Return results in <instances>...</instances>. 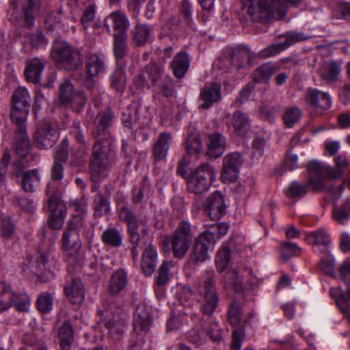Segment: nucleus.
I'll return each mask as SVG.
<instances>
[{
    "label": "nucleus",
    "mask_w": 350,
    "mask_h": 350,
    "mask_svg": "<svg viewBox=\"0 0 350 350\" xmlns=\"http://www.w3.org/2000/svg\"><path fill=\"white\" fill-rule=\"evenodd\" d=\"M83 224L80 221H77V224H75V221H70L62 235V247L70 274L75 269H79L85 260L79 234Z\"/></svg>",
    "instance_id": "obj_1"
},
{
    "label": "nucleus",
    "mask_w": 350,
    "mask_h": 350,
    "mask_svg": "<svg viewBox=\"0 0 350 350\" xmlns=\"http://www.w3.org/2000/svg\"><path fill=\"white\" fill-rule=\"evenodd\" d=\"M114 159L111 142L105 137L94 145L90 165V176L94 182L105 178L109 172Z\"/></svg>",
    "instance_id": "obj_2"
},
{
    "label": "nucleus",
    "mask_w": 350,
    "mask_h": 350,
    "mask_svg": "<svg viewBox=\"0 0 350 350\" xmlns=\"http://www.w3.org/2000/svg\"><path fill=\"white\" fill-rule=\"evenodd\" d=\"M241 2L253 21L267 23L272 18L280 20L286 13V5L280 0H241Z\"/></svg>",
    "instance_id": "obj_3"
},
{
    "label": "nucleus",
    "mask_w": 350,
    "mask_h": 350,
    "mask_svg": "<svg viewBox=\"0 0 350 350\" xmlns=\"http://www.w3.org/2000/svg\"><path fill=\"white\" fill-rule=\"evenodd\" d=\"M151 323L149 308L145 305L138 306L134 314L135 335L132 337L130 350H149V347L145 344L142 335L149 330Z\"/></svg>",
    "instance_id": "obj_4"
},
{
    "label": "nucleus",
    "mask_w": 350,
    "mask_h": 350,
    "mask_svg": "<svg viewBox=\"0 0 350 350\" xmlns=\"http://www.w3.org/2000/svg\"><path fill=\"white\" fill-rule=\"evenodd\" d=\"M199 293L201 296L200 311L204 315L211 316L219 303L213 271H207L203 277L199 285Z\"/></svg>",
    "instance_id": "obj_5"
},
{
    "label": "nucleus",
    "mask_w": 350,
    "mask_h": 350,
    "mask_svg": "<svg viewBox=\"0 0 350 350\" xmlns=\"http://www.w3.org/2000/svg\"><path fill=\"white\" fill-rule=\"evenodd\" d=\"M51 57L54 61L60 63L66 70H75L82 64L80 51L62 40L54 42Z\"/></svg>",
    "instance_id": "obj_6"
},
{
    "label": "nucleus",
    "mask_w": 350,
    "mask_h": 350,
    "mask_svg": "<svg viewBox=\"0 0 350 350\" xmlns=\"http://www.w3.org/2000/svg\"><path fill=\"white\" fill-rule=\"evenodd\" d=\"M215 179V172L212 166L208 163H202L195 169L188 180V190L196 194H202L208 190Z\"/></svg>",
    "instance_id": "obj_7"
},
{
    "label": "nucleus",
    "mask_w": 350,
    "mask_h": 350,
    "mask_svg": "<svg viewBox=\"0 0 350 350\" xmlns=\"http://www.w3.org/2000/svg\"><path fill=\"white\" fill-rule=\"evenodd\" d=\"M192 239L191 224L188 221H182L170 239L173 256L176 258H183L187 253Z\"/></svg>",
    "instance_id": "obj_8"
},
{
    "label": "nucleus",
    "mask_w": 350,
    "mask_h": 350,
    "mask_svg": "<svg viewBox=\"0 0 350 350\" xmlns=\"http://www.w3.org/2000/svg\"><path fill=\"white\" fill-rule=\"evenodd\" d=\"M59 99L62 104L79 112L86 103V97L80 90H75L69 81H65L59 87Z\"/></svg>",
    "instance_id": "obj_9"
},
{
    "label": "nucleus",
    "mask_w": 350,
    "mask_h": 350,
    "mask_svg": "<svg viewBox=\"0 0 350 350\" xmlns=\"http://www.w3.org/2000/svg\"><path fill=\"white\" fill-rule=\"evenodd\" d=\"M195 206L198 209H204L213 220L220 219L226 211L223 196L218 191L212 193L204 203H200L196 200Z\"/></svg>",
    "instance_id": "obj_10"
},
{
    "label": "nucleus",
    "mask_w": 350,
    "mask_h": 350,
    "mask_svg": "<svg viewBox=\"0 0 350 350\" xmlns=\"http://www.w3.org/2000/svg\"><path fill=\"white\" fill-rule=\"evenodd\" d=\"M215 239L209 231L202 232L196 240L191 259L196 262H204L208 258V252L213 250Z\"/></svg>",
    "instance_id": "obj_11"
},
{
    "label": "nucleus",
    "mask_w": 350,
    "mask_h": 350,
    "mask_svg": "<svg viewBox=\"0 0 350 350\" xmlns=\"http://www.w3.org/2000/svg\"><path fill=\"white\" fill-rule=\"evenodd\" d=\"M86 77L84 85L92 88L94 85L93 78L103 73L106 70V64L104 56L96 53H90L87 55L85 64Z\"/></svg>",
    "instance_id": "obj_12"
},
{
    "label": "nucleus",
    "mask_w": 350,
    "mask_h": 350,
    "mask_svg": "<svg viewBox=\"0 0 350 350\" xmlns=\"http://www.w3.org/2000/svg\"><path fill=\"white\" fill-rule=\"evenodd\" d=\"M307 171L319 176H323L325 179L337 180L341 178L344 172L336 167L326 164L318 160L309 161L306 166Z\"/></svg>",
    "instance_id": "obj_13"
},
{
    "label": "nucleus",
    "mask_w": 350,
    "mask_h": 350,
    "mask_svg": "<svg viewBox=\"0 0 350 350\" xmlns=\"http://www.w3.org/2000/svg\"><path fill=\"white\" fill-rule=\"evenodd\" d=\"M304 100L314 109H322L326 110L332 106V99L329 94L317 89H307Z\"/></svg>",
    "instance_id": "obj_14"
},
{
    "label": "nucleus",
    "mask_w": 350,
    "mask_h": 350,
    "mask_svg": "<svg viewBox=\"0 0 350 350\" xmlns=\"http://www.w3.org/2000/svg\"><path fill=\"white\" fill-rule=\"evenodd\" d=\"M58 138L57 131L49 122L43 123L35 133V140L40 148L47 149L52 147Z\"/></svg>",
    "instance_id": "obj_15"
},
{
    "label": "nucleus",
    "mask_w": 350,
    "mask_h": 350,
    "mask_svg": "<svg viewBox=\"0 0 350 350\" xmlns=\"http://www.w3.org/2000/svg\"><path fill=\"white\" fill-rule=\"evenodd\" d=\"M306 38V36L302 33H288L284 42L273 44L267 48H265L260 52V55L263 57L275 56L285 50L292 44L296 42L305 40Z\"/></svg>",
    "instance_id": "obj_16"
},
{
    "label": "nucleus",
    "mask_w": 350,
    "mask_h": 350,
    "mask_svg": "<svg viewBox=\"0 0 350 350\" xmlns=\"http://www.w3.org/2000/svg\"><path fill=\"white\" fill-rule=\"evenodd\" d=\"M120 217L127 224L128 230L130 235V241L134 245L132 254L135 258L138 254L135 249V245L139 241L137 221L133 213L126 206H122L120 208Z\"/></svg>",
    "instance_id": "obj_17"
},
{
    "label": "nucleus",
    "mask_w": 350,
    "mask_h": 350,
    "mask_svg": "<svg viewBox=\"0 0 350 350\" xmlns=\"http://www.w3.org/2000/svg\"><path fill=\"white\" fill-rule=\"evenodd\" d=\"M221 98V86L212 83L202 88L199 97V108L207 109Z\"/></svg>",
    "instance_id": "obj_18"
},
{
    "label": "nucleus",
    "mask_w": 350,
    "mask_h": 350,
    "mask_svg": "<svg viewBox=\"0 0 350 350\" xmlns=\"http://www.w3.org/2000/svg\"><path fill=\"white\" fill-rule=\"evenodd\" d=\"M48 208L51 212L49 219V226L54 230L60 229L66 216V206L63 202H55L53 198L47 202Z\"/></svg>",
    "instance_id": "obj_19"
},
{
    "label": "nucleus",
    "mask_w": 350,
    "mask_h": 350,
    "mask_svg": "<svg viewBox=\"0 0 350 350\" xmlns=\"http://www.w3.org/2000/svg\"><path fill=\"white\" fill-rule=\"evenodd\" d=\"M249 274L247 270L239 272L235 268L229 269L224 276V286L225 288H232L236 292L243 289L245 283V276Z\"/></svg>",
    "instance_id": "obj_20"
},
{
    "label": "nucleus",
    "mask_w": 350,
    "mask_h": 350,
    "mask_svg": "<svg viewBox=\"0 0 350 350\" xmlns=\"http://www.w3.org/2000/svg\"><path fill=\"white\" fill-rule=\"evenodd\" d=\"M109 22L113 23V27L118 33V35H125L130 24L126 14L122 11H116L111 12L105 21V26L110 31Z\"/></svg>",
    "instance_id": "obj_21"
},
{
    "label": "nucleus",
    "mask_w": 350,
    "mask_h": 350,
    "mask_svg": "<svg viewBox=\"0 0 350 350\" xmlns=\"http://www.w3.org/2000/svg\"><path fill=\"white\" fill-rule=\"evenodd\" d=\"M226 146V138L219 133L211 134L207 142V154L212 158L216 159L221 157Z\"/></svg>",
    "instance_id": "obj_22"
},
{
    "label": "nucleus",
    "mask_w": 350,
    "mask_h": 350,
    "mask_svg": "<svg viewBox=\"0 0 350 350\" xmlns=\"http://www.w3.org/2000/svg\"><path fill=\"white\" fill-rule=\"evenodd\" d=\"M71 283L65 286L66 297L73 304H78L85 298L83 285L80 279L70 276Z\"/></svg>",
    "instance_id": "obj_23"
},
{
    "label": "nucleus",
    "mask_w": 350,
    "mask_h": 350,
    "mask_svg": "<svg viewBox=\"0 0 350 350\" xmlns=\"http://www.w3.org/2000/svg\"><path fill=\"white\" fill-rule=\"evenodd\" d=\"M88 117L92 120V132L98 135L104 133L106 135L105 130L109 126L112 119V113L110 110H106L97 114L94 118V114L91 111L88 113Z\"/></svg>",
    "instance_id": "obj_24"
},
{
    "label": "nucleus",
    "mask_w": 350,
    "mask_h": 350,
    "mask_svg": "<svg viewBox=\"0 0 350 350\" xmlns=\"http://www.w3.org/2000/svg\"><path fill=\"white\" fill-rule=\"evenodd\" d=\"M157 253L152 245H149L144 251L141 260V268L144 274L151 275L157 267Z\"/></svg>",
    "instance_id": "obj_25"
},
{
    "label": "nucleus",
    "mask_w": 350,
    "mask_h": 350,
    "mask_svg": "<svg viewBox=\"0 0 350 350\" xmlns=\"http://www.w3.org/2000/svg\"><path fill=\"white\" fill-rule=\"evenodd\" d=\"M255 57V54L249 48L243 46L234 51L232 62L238 69L247 68L253 64Z\"/></svg>",
    "instance_id": "obj_26"
},
{
    "label": "nucleus",
    "mask_w": 350,
    "mask_h": 350,
    "mask_svg": "<svg viewBox=\"0 0 350 350\" xmlns=\"http://www.w3.org/2000/svg\"><path fill=\"white\" fill-rule=\"evenodd\" d=\"M306 241L314 246V252H317L318 246L324 247V252L328 253V247L331 243L330 236L323 228L310 232L306 234Z\"/></svg>",
    "instance_id": "obj_27"
},
{
    "label": "nucleus",
    "mask_w": 350,
    "mask_h": 350,
    "mask_svg": "<svg viewBox=\"0 0 350 350\" xmlns=\"http://www.w3.org/2000/svg\"><path fill=\"white\" fill-rule=\"evenodd\" d=\"M231 126L236 135L243 137L250 129V120L247 114L239 111L232 114Z\"/></svg>",
    "instance_id": "obj_28"
},
{
    "label": "nucleus",
    "mask_w": 350,
    "mask_h": 350,
    "mask_svg": "<svg viewBox=\"0 0 350 350\" xmlns=\"http://www.w3.org/2000/svg\"><path fill=\"white\" fill-rule=\"evenodd\" d=\"M171 142L172 136L170 133H162L159 135L153 148V153L156 161H162L166 158Z\"/></svg>",
    "instance_id": "obj_29"
},
{
    "label": "nucleus",
    "mask_w": 350,
    "mask_h": 350,
    "mask_svg": "<svg viewBox=\"0 0 350 350\" xmlns=\"http://www.w3.org/2000/svg\"><path fill=\"white\" fill-rule=\"evenodd\" d=\"M171 67L176 77L178 79L183 77L189 67L187 54L185 52L178 53L172 61Z\"/></svg>",
    "instance_id": "obj_30"
},
{
    "label": "nucleus",
    "mask_w": 350,
    "mask_h": 350,
    "mask_svg": "<svg viewBox=\"0 0 350 350\" xmlns=\"http://www.w3.org/2000/svg\"><path fill=\"white\" fill-rule=\"evenodd\" d=\"M242 308L241 304L237 301H233L230 304L228 310V317L230 323L234 327H241L245 323L247 322L243 317Z\"/></svg>",
    "instance_id": "obj_31"
},
{
    "label": "nucleus",
    "mask_w": 350,
    "mask_h": 350,
    "mask_svg": "<svg viewBox=\"0 0 350 350\" xmlns=\"http://www.w3.org/2000/svg\"><path fill=\"white\" fill-rule=\"evenodd\" d=\"M43 63L38 58H33L27 63L25 70V77L27 81L36 83L40 80L43 70Z\"/></svg>",
    "instance_id": "obj_32"
},
{
    "label": "nucleus",
    "mask_w": 350,
    "mask_h": 350,
    "mask_svg": "<svg viewBox=\"0 0 350 350\" xmlns=\"http://www.w3.org/2000/svg\"><path fill=\"white\" fill-rule=\"evenodd\" d=\"M278 70V67L275 64L265 63L254 70L252 75L253 79L257 82L268 81Z\"/></svg>",
    "instance_id": "obj_33"
},
{
    "label": "nucleus",
    "mask_w": 350,
    "mask_h": 350,
    "mask_svg": "<svg viewBox=\"0 0 350 350\" xmlns=\"http://www.w3.org/2000/svg\"><path fill=\"white\" fill-rule=\"evenodd\" d=\"M126 282V274L124 271L118 270L111 277L109 286V292L112 294H118L125 287Z\"/></svg>",
    "instance_id": "obj_34"
},
{
    "label": "nucleus",
    "mask_w": 350,
    "mask_h": 350,
    "mask_svg": "<svg viewBox=\"0 0 350 350\" xmlns=\"http://www.w3.org/2000/svg\"><path fill=\"white\" fill-rule=\"evenodd\" d=\"M334 220L341 225L346 224L350 219V198L345 200L340 206H335L333 210Z\"/></svg>",
    "instance_id": "obj_35"
},
{
    "label": "nucleus",
    "mask_w": 350,
    "mask_h": 350,
    "mask_svg": "<svg viewBox=\"0 0 350 350\" xmlns=\"http://www.w3.org/2000/svg\"><path fill=\"white\" fill-rule=\"evenodd\" d=\"M58 337L62 348L64 350H68L73 341V330L68 322L63 323L59 329Z\"/></svg>",
    "instance_id": "obj_36"
},
{
    "label": "nucleus",
    "mask_w": 350,
    "mask_h": 350,
    "mask_svg": "<svg viewBox=\"0 0 350 350\" xmlns=\"http://www.w3.org/2000/svg\"><path fill=\"white\" fill-rule=\"evenodd\" d=\"M40 176L37 170L26 171L23 174L22 185L24 190L31 192L35 190L40 184Z\"/></svg>",
    "instance_id": "obj_37"
},
{
    "label": "nucleus",
    "mask_w": 350,
    "mask_h": 350,
    "mask_svg": "<svg viewBox=\"0 0 350 350\" xmlns=\"http://www.w3.org/2000/svg\"><path fill=\"white\" fill-rule=\"evenodd\" d=\"M152 28L144 24L137 25L133 31L134 41L138 46H142L148 42L151 37Z\"/></svg>",
    "instance_id": "obj_38"
},
{
    "label": "nucleus",
    "mask_w": 350,
    "mask_h": 350,
    "mask_svg": "<svg viewBox=\"0 0 350 350\" xmlns=\"http://www.w3.org/2000/svg\"><path fill=\"white\" fill-rule=\"evenodd\" d=\"M17 138L16 142V152L21 157H25L30 149V141L26 135V129L20 128L17 131Z\"/></svg>",
    "instance_id": "obj_39"
},
{
    "label": "nucleus",
    "mask_w": 350,
    "mask_h": 350,
    "mask_svg": "<svg viewBox=\"0 0 350 350\" xmlns=\"http://www.w3.org/2000/svg\"><path fill=\"white\" fill-rule=\"evenodd\" d=\"M29 108L13 104L10 117L12 122L18 126V130L20 128L25 129V123L28 116Z\"/></svg>",
    "instance_id": "obj_40"
},
{
    "label": "nucleus",
    "mask_w": 350,
    "mask_h": 350,
    "mask_svg": "<svg viewBox=\"0 0 350 350\" xmlns=\"http://www.w3.org/2000/svg\"><path fill=\"white\" fill-rule=\"evenodd\" d=\"M340 69L338 65L334 62H325L320 70L321 78L328 82H332L337 79Z\"/></svg>",
    "instance_id": "obj_41"
},
{
    "label": "nucleus",
    "mask_w": 350,
    "mask_h": 350,
    "mask_svg": "<svg viewBox=\"0 0 350 350\" xmlns=\"http://www.w3.org/2000/svg\"><path fill=\"white\" fill-rule=\"evenodd\" d=\"M204 334L207 335L209 338L214 342L219 343L223 341L224 333L219 325L213 322L207 327H203L200 338H202Z\"/></svg>",
    "instance_id": "obj_42"
},
{
    "label": "nucleus",
    "mask_w": 350,
    "mask_h": 350,
    "mask_svg": "<svg viewBox=\"0 0 350 350\" xmlns=\"http://www.w3.org/2000/svg\"><path fill=\"white\" fill-rule=\"evenodd\" d=\"M185 148L187 153L191 155H196L200 152L202 144L198 132H193L189 135L185 141Z\"/></svg>",
    "instance_id": "obj_43"
},
{
    "label": "nucleus",
    "mask_w": 350,
    "mask_h": 350,
    "mask_svg": "<svg viewBox=\"0 0 350 350\" xmlns=\"http://www.w3.org/2000/svg\"><path fill=\"white\" fill-rule=\"evenodd\" d=\"M302 116L301 110L296 106L289 107L286 108L285 112L283 115V120L284 124L288 127L292 128Z\"/></svg>",
    "instance_id": "obj_44"
},
{
    "label": "nucleus",
    "mask_w": 350,
    "mask_h": 350,
    "mask_svg": "<svg viewBox=\"0 0 350 350\" xmlns=\"http://www.w3.org/2000/svg\"><path fill=\"white\" fill-rule=\"evenodd\" d=\"M308 193L306 184L302 185L297 181L292 182L287 187L286 195L288 198H301Z\"/></svg>",
    "instance_id": "obj_45"
},
{
    "label": "nucleus",
    "mask_w": 350,
    "mask_h": 350,
    "mask_svg": "<svg viewBox=\"0 0 350 350\" xmlns=\"http://www.w3.org/2000/svg\"><path fill=\"white\" fill-rule=\"evenodd\" d=\"M102 241L105 244L118 247L122 242V237L116 229H107L103 232Z\"/></svg>",
    "instance_id": "obj_46"
},
{
    "label": "nucleus",
    "mask_w": 350,
    "mask_h": 350,
    "mask_svg": "<svg viewBox=\"0 0 350 350\" xmlns=\"http://www.w3.org/2000/svg\"><path fill=\"white\" fill-rule=\"evenodd\" d=\"M96 12V6L94 3H91L85 8L81 23L85 31L88 27L94 26Z\"/></svg>",
    "instance_id": "obj_47"
},
{
    "label": "nucleus",
    "mask_w": 350,
    "mask_h": 350,
    "mask_svg": "<svg viewBox=\"0 0 350 350\" xmlns=\"http://www.w3.org/2000/svg\"><path fill=\"white\" fill-rule=\"evenodd\" d=\"M64 187L65 185L60 183V181L51 178L49 182L46 189V194L49 197L48 201L53 198V201L55 202H62L58 196Z\"/></svg>",
    "instance_id": "obj_48"
},
{
    "label": "nucleus",
    "mask_w": 350,
    "mask_h": 350,
    "mask_svg": "<svg viewBox=\"0 0 350 350\" xmlns=\"http://www.w3.org/2000/svg\"><path fill=\"white\" fill-rule=\"evenodd\" d=\"M230 260V250L228 246L224 247L217 254L215 258L216 267L218 271L223 272L227 267Z\"/></svg>",
    "instance_id": "obj_49"
},
{
    "label": "nucleus",
    "mask_w": 350,
    "mask_h": 350,
    "mask_svg": "<svg viewBox=\"0 0 350 350\" xmlns=\"http://www.w3.org/2000/svg\"><path fill=\"white\" fill-rule=\"evenodd\" d=\"M29 95L26 88L19 87L14 91L12 96L13 104L29 107Z\"/></svg>",
    "instance_id": "obj_50"
},
{
    "label": "nucleus",
    "mask_w": 350,
    "mask_h": 350,
    "mask_svg": "<svg viewBox=\"0 0 350 350\" xmlns=\"http://www.w3.org/2000/svg\"><path fill=\"white\" fill-rule=\"evenodd\" d=\"M308 172L310 175V178H308L307 183H306L307 185V188H310L312 191L314 192L323 191L325 187V178L323 176H319L315 174H312L310 172Z\"/></svg>",
    "instance_id": "obj_51"
},
{
    "label": "nucleus",
    "mask_w": 350,
    "mask_h": 350,
    "mask_svg": "<svg viewBox=\"0 0 350 350\" xmlns=\"http://www.w3.org/2000/svg\"><path fill=\"white\" fill-rule=\"evenodd\" d=\"M53 298L48 293H41L37 298V308L41 312L45 313L51 310L53 308Z\"/></svg>",
    "instance_id": "obj_52"
},
{
    "label": "nucleus",
    "mask_w": 350,
    "mask_h": 350,
    "mask_svg": "<svg viewBox=\"0 0 350 350\" xmlns=\"http://www.w3.org/2000/svg\"><path fill=\"white\" fill-rule=\"evenodd\" d=\"M280 252L282 258L286 260L291 256L299 255L301 249L295 243L284 242L280 245Z\"/></svg>",
    "instance_id": "obj_53"
},
{
    "label": "nucleus",
    "mask_w": 350,
    "mask_h": 350,
    "mask_svg": "<svg viewBox=\"0 0 350 350\" xmlns=\"http://www.w3.org/2000/svg\"><path fill=\"white\" fill-rule=\"evenodd\" d=\"M126 36L114 34L113 51L117 59H122L126 53Z\"/></svg>",
    "instance_id": "obj_54"
},
{
    "label": "nucleus",
    "mask_w": 350,
    "mask_h": 350,
    "mask_svg": "<svg viewBox=\"0 0 350 350\" xmlns=\"http://www.w3.org/2000/svg\"><path fill=\"white\" fill-rule=\"evenodd\" d=\"M126 83L125 75L122 70L117 68L111 76V86L118 91H122Z\"/></svg>",
    "instance_id": "obj_55"
},
{
    "label": "nucleus",
    "mask_w": 350,
    "mask_h": 350,
    "mask_svg": "<svg viewBox=\"0 0 350 350\" xmlns=\"http://www.w3.org/2000/svg\"><path fill=\"white\" fill-rule=\"evenodd\" d=\"M243 164V159L238 152H232L226 155L223 159V165L240 170Z\"/></svg>",
    "instance_id": "obj_56"
},
{
    "label": "nucleus",
    "mask_w": 350,
    "mask_h": 350,
    "mask_svg": "<svg viewBox=\"0 0 350 350\" xmlns=\"http://www.w3.org/2000/svg\"><path fill=\"white\" fill-rule=\"evenodd\" d=\"M30 44L36 48L46 46L48 44L47 38L44 36L42 31H37L26 36Z\"/></svg>",
    "instance_id": "obj_57"
},
{
    "label": "nucleus",
    "mask_w": 350,
    "mask_h": 350,
    "mask_svg": "<svg viewBox=\"0 0 350 350\" xmlns=\"http://www.w3.org/2000/svg\"><path fill=\"white\" fill-rule=\"evenodd\" d=\"M46 258L43 255L40 256L38 262H31L30 265H28L26 268L24 269V271L26 273L31 272L35 275H39L43 270L46 269Z\"/></svg>",
    "instance_id": "obj_58"
},
{
    "label": "nucleus",
    "mask_w": 350,
    "mask_h": 350,
    "mask_svg": "<svg viewBox=\"0 0 350 350\" xmlns=\"http://www.w3.org/2000/svg\"><path fill=\"white\" fill-rule=\"evenodd\" d=\"M1 233V236L5 238H11L15 233V224L8 216L2 219Z\"/></svg>",
    "instance_id": "obj_59"
},
{
    "label": "nucleus",
    "mask_w": 350,
    "mask_h": 350,
    "mask_svg": "<svg viewBox=\"0 0 350 350\" xmlns=\"http://www.w3.org/2000/svg\"><path fill=\"white\" fill-rule=\"evenodd\" d=\"M239 170L236 168L222 166L221 179L224 183H231L235 182L239 176Z\"/></svg>",
    "instance_id": "obj_60"
},
{
    "label": "nucleus",
    "mask_w": 350,
    "mask_h": 350,
    "mask_svg": "<svg viewBox=\"0 0 350 350\" xmlns=\"http://www.w3.org/2000/svg\"><path fill=\"white\" fill-rule=\"evenodd\" d=\"M148 74L153 85H159V81L167 77L164 75L163 68L156 64H152L149 66Z\"/></svg>",
    "instance_id": "obj_61"
},
{
    "label": "nucleus",
    "mask_w": 350,
    "mask_h": 350,
    "mask_svg": "<svg viewBox=\"0 0 350 350\" xmlns=\"http://www.w3.org/2000/svg\"><path fill=\"white\" fill-rule=\"evenodd\" d=\"M170 264L167 262H163L161 265L156 278L157 284L159 286L165 285L170 278Z\"/></svg>",
    "instance_id": "obj_62"
},
{
    "label": "nucleus",
    "mask_w": 350,
    "mask_h": 350,
    "mask_svg": "<svg viewBox=\"0 0 350 350\" xmlns=\"http://www.w3.org/2000/svg\"><path fill=\"white\" fill-rule=\"evenodd\" d=\"M26 25H33V19L38 14V7L33 0H29V5L24 9Z\"/></svg>",
    "instance_id": "obj_63"
},
{
    "label": "nucleus",
    "mask_w": 350,
    "mask_h": 350,
    "mask_svg": "<svg viewBox=\"0 0 350 350\" xmlns=\"http://www.w3.org/2000/svg\"><path fill=\"white\" fill-rule=\"evenodd\" d=\"M70 207L75 212L73 214V219L71 221H75V224H77V221H80L83 223L82 219L86 211L85 206L77 200H72L70 203Z\"/></svg>",
    "instance_id": "obj_64"
}]
</instances>
